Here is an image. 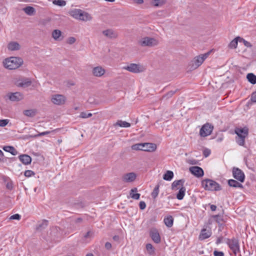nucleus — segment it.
<instances>
[{
    "mask_svg": "<svg viewBox=\"0 0 256 256\" xmlns=\"http://www.w3.org/2000/svg\"><path fill=\"white\" fill-rule=\"evenodd\" d=\"M202 184L206 190L218 191L221 190L220 186L218 182L212 180H204L202 181Z\"/></svg>",
    "mask_w": 256,
    "mask_h": 256,
    "instance_id": "obj_4",
    "label": "nucleus"
},
{
    "mask_svg": "<svg viewBox=\"0 0 256 256\" xmlns=\"http://www.w3.org/2000/svg\"><path fill=\"white\" fill-rule=\"evenodd\" d=\"M48 225V221L46 220H43L38 224L36 228L38 230H42L46 228Z\"/></svg>",
    "mask_w": 256,
    "mask_h": 256,
    "instance_id": "obj_26",
    "label": "nucleus"
},
{
    "mask_svg": "<svg viewBox=\"0 0 256 256\" xmlns=\"http://www.w3.org/2000/svg\"><path fill=\"white\" fill-rule=\"evenodd\" d=\"M114 127L120 126L122 128H129L130 126V124L126 121L118 120L116 123L114 124Z\"/></svg>",
    "mask_w": 256,
    "mask_h": 256,
    "instance_id": "obj_21",
    "label": "nucleus"
},
{
    "mask_svg": "<svg viewBox=\"0 0 256 256\" xmlns=\"http://www.w3.org/2000/svg\"><path fill=\"white\" fill-rule=\"evenodd\" d=\"M23 10L28 16H32L35 12V9L33 7L30 6L24 8Z\"/></svg>",
    "mask_w": 256,
    "mask_h": 256,
    "instance_id": "obj_32",
    "label": "nucleus"
},
{
    "mask_svg": "<svg viewBox=\"0 0 256 256\" xmlns=\"http://www.w3.org/2000/svg\"><path fill=\"white\" fill-rule=\"evenodd\" d=\"M164 222L167 227L171 228L173 225L174 218L171 216H168L164 218Z\"/></svg>",
    "mask_w": 256,
    "mask_h": 256,
    "instance_id": "obj_22",
    "label": "nucleus"
},
{
    "mask_svg": "<svg viewBox=\"0 0 256 256\" xmlns=\"http://www.w3.org/2000/svg\"><path fill=\"white\" fill-rule=\"evenodd\" d=\"M32 84L30 80L28 79L24 80H21L20 82L18 83V86L22 87V88H27L29 86Z\"/></svg>",
    "mask_w": 256,
    "mask_h": 256,
    "instance_id": "obj_27",
    "label": "nucleus"
},
{
    "mask_svg": "<svg viewBox=\"0 0 256 256\" xmlns=\"http://www.w3.org/2000/svg\"><path fill=\"white\" fill-rule=\"evenodd\" d=\"M6 188H7L8 189H10V190L12 189V184L8 183V184H6Z\"/></svg>",
    "mask_w": 256,
    "mask_h": 256,
    "instance_id": "obj_59",
    "label": "nucleus"
},
{
    "mask_svg": "<svg viewBox=\"0 0 256 256\" xmlns=\"http://www.w3.org/2000/svg\"><path fill=\"white\" fill-rule=\"evenodd\" d=\"M223 238L222 236L219 237L217 238L216 241V244H220L222 242Z\"/></svg>",
    "mask_w": 256,
    "mask_h": 256,
    "instance_id": "obj_56",
    "label": "nucleus"
},
{
    "mask_svg": "<svg viewBox=\"0 0 256 256\" xmlns=\"http://www.w3.org/2000/svg\"><path fill=\"white\" fill-rule=\"evenodd\" d=\"M62 32L58 30H55L52 32V36L56 40H60Z\"/></svg>",
    "mask_w": 256,
    "mask_h": 256,
    "instance_id": "obj_33",
    "label": "nucleus"
},
{
    "mask_svg": "<svg viewBox=\"0 0 256 256\" xmlns=\"http://www.w3.org/2000/svg\"><path fill=\"white\" fill-rule=\"evenodd\" d=\"M22 95L18 92L12 93L9 96L10 100L12 101H19L22 100Z\"/></svg>",
    "mask_w": 256,
    "mask_h": 256,
    "instance_id": "obj_20",
    "label": "nucleus"
},
{
    "mask_svg": "<svg viewBox=\"0 0 256 256\" xmlns=\"http://www.w3.org/2000/svg\"><path fill=\"white\" fill-rule=\"evenodd\" d=\"M24 174L26 177H30L34 175V172L31 170H26L24 172Z\"/></svg>",
    "mask_w": 256,
    "mask_h": 256,
    "instance_id": "obj_44",
    "label": "nucleus"
},
{
    "mask_svg": "<svg viewBox=\"0 0 256 256\" xmlns=\"http://www.w3.org/2000/svg\"><path fill=\"white\" fill-rule=\"evenodd\" d=\"M160 185L159 184H158L154 188L153 191L152 192L151 194V196L152 198L154 199H155L158 196L159 194V188H160Z\"/></svg>",
    "mask_w": 256,
    "mask_h": 256,
    "instance_id": "obj_35",
    "label": "nucleus"
},
{
    "mask_svg": "<svg viewBox=\"0 0 256 256\" xmlns=\"http://www.w3.org/2000/svg\"><path fill=\"white\" fill-rule=\"evenodd\" d=\"M251 100L254 102H256V91L252 94Z\"/></svg>",
    "mask_w": 256,
    "mask_h": 256,
    "instance_id": "obj_52",
    "label": "nucleus"
},
{
    "mask_svg": "<svg viewBox=\"0 0 256 256\" xmlns=\"http://www.w3.org/2000/svg\"><path fill=\"white\" fill-rule=\"evenodd\" d=\"M138 191V190L136 188H134L130 190V197L134 200H138L140 197V194L138 193H136Z\"/></svg>",
    "mask_w": 256,
    "mask_h": 256,
    "instance_id": "obj_31",
    "label": "nucleus"
},
{
    "mask_svg": "<svg viewBox=\"0 0 256 256\" xmlns=\"http://www.w3.org/2000/svg\"><path fill=\"white\" fill-rule=\"evenodd\" d=\"M132 148L136 150L154 152L156 148V145L152 143H138L132 146Z\"/></svg>",
    "mask_w": 256,
    "mask_h": 256,
    "instance_id": "obj_3",
    "label": "nucleus"
},
{
    "mask_svg": "<svg viewBox=\"0 0 256 256\" xmlns=\"http://www.w3.org/2000/svg\"><path fill=\"white\" fill-rule=\"evenodd\" d=\"M226 243L235 254L240 252V245L238 239L234 238L231 239L228 238Z\"/></svg>",
    "mask_w": 256,
    "mask_h": 256,
    "instance_id": "obj_7",
    "label": "nucleus"
},
{
    "mask_svg": "<svg viewBox=\"0 0 256 256\" xmlns=\"http://www.w3.org/2000/svg\"><path fill=\"white\" fill-rule=\"evenodd\" d=\"M240 39H241L242 40L244 41V45L246 46L247 47L251 46V44H250L249 42L245 40H244L242 38H240Z\"/></svg>",
    "mask_w": 256,
    "mask_h": 256,
    "instance_id": "obj_57",
    "label": "nucleus"
},
{
    "mask_svg": "<svg viewBox=\"0 0 256 256\" xmlns=\"http://www.w3.org/2000/svg\"><path fill=\"white\" fill-rule=\"evenodd\" d=\"M136 174L134 172H130L124 174L122 176V180L126 182H134L136 178Z\"/></svg>",
    "mask_w": 256,
    "mask_h": 256,
    "instance_id": "obj_16",
    "label": "nucleus"
},
{
    "mask_svg": "<svg viewBox=\"0 0 256 256\" xmlns=\"http://www.w3.org/2000/svg\"><path fill=\"white\" fill-rule=\"evenodd\" d=\"M92 116L91 113H86V112H82L80 114V117L82 118H88Z\"/></svg>",
    "mask_w": 256,
    "mask_h": 256,
    "instance_id": "obj_43",
    "label": "nucleus"
},
{
    "mask_svg": "<svg viewBox=\"0 0 256 256\" xmlns=\"http://www.w3.org/2000/svg\"><path fill=\"white\" fill-rule=\"evenodd\" d=\"M174 93L175 91H170L164 96V97H166V98H170L174 94Z\"/></svg>",
    "mask_w": 256,
    "mask_h": 256,
    "instance_id": "obj_49",
    "label": "nucleus"
},
{
    "mask_svg": "<svg viewBox=\"0 0 256 256\" xmlns=\"http://www.w3.org/2000/svg\"><path fill=\"white\" fill-rule=\"evenodd\" d=\"M92 18L91 16L88 13L80 10L78 19V20L86 22L90 20Z\"/></svg>",
    "mask_w": 256,
    "mask_h": 256,
    "instance_id": "obj_17",
    "label": "nucleus"
},
{
    "mask_svg": "<svg viewBox=\"0 0 256 256\" xmlns=\"http://www.w3.org/2000/svg\"><path fill=\"white\" fill-rule=\"evenodd\" d=\"M210 52H208L206 53L196 56L194 60L192 62V67L193 68L196 69L200 66L204 62V61L208 57L210 54Z\"/></svg>",
    "mask_w": 256,
    "mask_h": 256,
    "instance_id": "obj_6",
    "label": "nucleus"
},
{
    "mask_svg": "<svg viewBox=\"0 0 256 256\" xmlns=\"http://www.w3.org/2000/svg\"><path fill=\"white\" fill-rule=\"evenodd\" d=\"M234 132L236 134V141L240 146H244L245 145V139L248 136V129L246 127L236 128L234 130Z\"/></svg>",
    "mask_w": 256,
    "mask_h": 256,
    "instance_id": "obj_1",
    "label": "nucleus"
},
{
    "mask_svg": "<svg viewBox=\"0 0 256 256\" xmlns=\"http://www.w3.org/2000/svg\"><path fill=\"white\" fill-rule=\"evenodd\" d=\"M80 10V9L75 8L71 10L69 14L70 15V16H72V18L78 20Z\"/></svg>",
    "mask_w": 256,
    "mask_h": 256,
    "instance_id": "obj_34",
    "label": "nucleus"
},
{
    "mask_svg": "<svg viewBox=\"0 0 256 256\" xmlns=\"http://www.w3.org/2000/svg\"><path fill=\"white\" fill-rule=\"evenodd\" d=\"M174 177V173L171 170H167L166 172L164 174V180L168 181L171 180Z\"/></svg>",
    "mask_w": 256,
    "mask_h": 256,
    "instance_id": "obj_28",
    "label": "nucleus"
},
{
    "mask_svg": "<svg viewBox=\"0 0 256 256\" xmlns=\"http://www.w3.org/2000/svg\"><path fill=\"white\" fill-rule=\"evenodd\" d=\"M24 114L29 117H32L36 114V111L34 110H25L24 111Z\"/></svg>",
    "mask_w": 256,
    "mask_h": 256,
    "instance_id": "obj_38",
    "label": "nucleus"
},
{
    "mask_svg": "<svg viewBox=\"0 0 256 256\" xmlns=\"http://www.w3.org/2000/svg\"><path fill=\"white\" fill-rule=\"evenodd\" d=\"M113 240L115 241H118L119 240V236H113Z\"/></svg>",
    "mask_w": 256,
    "mask_h": 256,
    "instance_id": "obj_61",
    "label": "nucleus"
},
{
    "mask_svg": "<svg viewBox=\"0 0 256 256\" xmlns=\"http://www.w3.org/2000/svg\"><path fill=\"white\" fill-rule=\"evenodd\" d=\"M212 235V232L210 230H207L206 228H203L201 230L200 234L199 236V239L200 240H204L210 238Z\"/></svg>",
    "mask_w": 256,
    "mask_h": 256,
    "instance_id": "obj_18",
    "label": "nucleus"
},
{
    "mask_svg": "<svg viewBox=\"0 0 256 256\" xmlns=\"http://www.w3.org/2000/svg\"><path fill=\"white\" fill-rule=\"evenodd\" d=\"M50 131H46V132H40L37 134L32 136L31 137L37 138L40 136H45V135L48 134H50Z\"/></svg>",
    "mask_w": 256,
    "mask_h": 256,
    "instance_id": "obj_42",
    "label": "nucleus"
},
{
    "mask_svg": "<svg viewBox=\"0 0 256 256\" xmlns=\"http://www.w3.org/2000/svg\"><path fill=\"white\" fill-rule=\"evenodd\" d=\"M139 206L140 209L141 210H144L146 207V204L145 202L143 201H141L139 203Z\"/></svg>",
    "mask_w": 256,
    "mask_h": 256,
    "instance_id": "obj_51",
    "label": "nucleus"
},
{
    "mask_svg": "<svg viewBox=\"0 0 256 256\" xmlns=\"http://www.w3.org/2000/svg\"><path fill=\"white\" fill-rule=\"evenodd\" d=\"M158 41L152 38L144 37L139 41V44L142 46H154L158 45Z\"/></svg>",
    "mask_w": 256,
    "mask_h": 256,
    "instance_id": "obj_5",
    "label": "nucleus"
},
{
    "mask_svg": "<svg viewBox=\"0 0 256 256\" xmlns=\"http://www.w3.org/2000/svg\"><path fill=\"white\" fill-rule=\"evenodd\" d=\"M3 63L6 68L14 70L19 68L22 64L23 60L18 57H10L5 59Z\"/></svg>",
    "mask_w": 256,
    "mask_h": 256,
    "instance_id": "obj_2",
    "label": "nucleus"
},
{
    "mask_svg": "<svg viewBox=\"0 0 256 256\" xmlns=\"http://www.w3.org/2000/svg\"><path fill=\"white\" fill-rule=\"evenodd\" d=\"M2 148L4 151L10 152L14 156H16L18 154L17 150L12 146H4Z\"/></svg>",
    "mask_w": 256,
    "mask_h": 256,
    "instance_id": "obj_25",
    "label": "nucleus"
},
{
    "mask_svg": "<svg viewBox=\"0 0 256 256\" xmlns=\"http://www.w3.org/2000/svg\"><path fill=\"white\" fill-rule=\"evenodd\" d=\"M210 154V152L208 149H206L203 152L204 156L206 158L208 157Z\"/></svg>",
    "mask_w": 256,
    "mask_h": 256,
    "instance_id": "obj_54",
    "label": "nucleus"
},
{
    "mask_svg": "<svg viewBox=\"0 0 256 256\" xmlns=\"http://www.w3.org/2000/svg\"><path fill=\"white\" fill-rule=\"evenodd\" d=\"M212 218L218 223H220V221L222 220V219L220 218V216L219 214L214 215L212 216Z\"/></svg>",
    "mask_w": 256,
    "mask_h": 256,
    "instance_id": "obj_48",
    "label": "nucleus"
},
{
    "mask_svg": "<svg viewBox=\"0 0 256 256\" xmlns=\"http://www.w3.org/2000/svg\"><path fill=\"white\" fill-rule=\"evenodd\" d=\"M210 208L212 211H215L216 209V206L214 204L210 205Z\"/></svg>",
    "mask_w": 256,
    "mask_h": 256,
    "instance_id": "obj_58",
    "label": "nucleus"
},
{
    "mask_svg": "<svg viewBox=\"0 0 256 256\" xmlns=\"http://www.w3.org/2000/svg\"><path fill=\"white\" fill-rule=\"evenodd\" d=\"M52 4L54 5L64 6L66 5V2L64 0H54L52 1Z\"/></svg>",
    "mask_w": 256,
    "mask_h": 256,
    "instance_id": "obj_40",
    "label": "nucleus"
},
{
    "mask_svg": "<svg viewBox=\"0 0 256 256\" xmlns=\"http://www.w3.org/2000/svg\"><path fill=\"white\" fill-rule=\"evenodd\" d=\"M189 163L192 164H196V160H190Z\"/></svg>",
    "mask_w": 256,
    "mask_h": 256,
    "instance_id": "obj_60",
    "label": "nucleus"
},
{
    "mask_svg": "<svg viewBox=\"0 0 256 256\" xmlns=\"http://www.w3.org/2000/svg\"><path fill=\"white\" fill-rule=\"evenodd\" d=\"M86 256H94V255L92 254H88L86 255Z\"/></svg>",
    "mask_w": 256,
    "mask_h": 256,
    "instance_id": "obj_64",
    "label": "nucleus"
},
{
    "mask_svg": "<svg viewBox=\"0 0 256 256\" xmlns=\"http://www.w3.org/2000/svg\"><path fill=\"white\" fill-rule=\"evenodd\" d=\"M189 170L192 174L197 178H200L204 174L203 170L198 166L190 167Z\"/></svg>",
    "mask_w": 256,
    "mask_h": 256,
    "instance_id": "obj_12",
    "label": "nucleus"
},
{
    "mask_svg": "<svg viewBox=\"0 0 256 256\" xmlns=\"http://www.w3.org/2000/svg\"><path fill=\"white\" fill-rule=\"evenodd\" d=\"M240 38V37H237L234 38L228 44V47L230 48H236L238 46V39Z\"/></svg>",
    "mask_w": 256,
    "mask_h": 256,
    "instance_id": "obj_37",
    "label": "nucleus"
},
{
    "mask_svg": "<svg viewBox=\"0 0 256 256\" xmlns=\"http://www.w3.org/2000/svg\"><path fill=\"white\" fill-rule=\"evenodd\" d=\"M82 218H77V219L76 220V222H82Z\"/></svg>",
    "mask_w": 256,
    "mask_h": 256,
    "instance_id": "obj_62",
    "label": "nucleus"
},
{
    "mask_svg": "<svg viewBox=\"0 0 256 256\" xmlns=\"http://www.w3.org/2000/svg\"><path fill=\"white\" fill-rule=\"evenodd\" d=\"M146 249L148 252V253L152 255L154 254V248L150 244H148L146 245Z\"/></svg>",
    "mask_w": 256,
    "mask_h": 256,
    "instance_id": "obj_39",
    "label": "nucleus"
},
{
    "mask_svg": "<svg viewBox=\"0 0 256 256\" xmlns=\"http://www.w3.org/2000/svg\"><path fill=\"white\" fill-rule=\"evenodd\" d=\"M186 190V188L184 186H182L180 189L178 193L176 194V198L179 200H182L185 195Z\"/></svg>",
    "mask_w": 256,
    "mask_h": 256,
    "instance_id": "obj_29",
    "label": "nucleus"
},
{
    "mask_svg": "<svg viewBox=\"0 0 256 256\" xmlns=\"http://www.w3.org/2000/svg\"><path fill=\"white\" fill-rule=\"evenodd\" d=\"M102 33L106 38L110 39L116 38L118 36L117 32L111 28L104 30Z\"/></svg>",
    "mask_w": 256,
    "mask_h": 256,
    "instance_id": "obj_14",
    "label": "nucleus"
},
{
    "mask_svg": "<svg viewBox=\"0 0 256 256\" xmlns=\"http://www.w3.org/2000/svg\"><path fill=\"white\" fill-rule=\"evenodd\" d=\"M214 256H224V253L222 252L214 250Z\"/></svg>",
    "mask_w": 256,
    "mask_h": 256,
    "instance_id": "obj_50",
    "label": "nucleus"
},
{
    "mask_svg": "<svg viewBox=\"0 0 256 256\" xmlns=\"http://www.w3.org/2000/svg\"><path fill=\"white\" fill-rule=\"evenodd\" d=\"M213 128V126L209 123L204 124L200 130V136L206 137L210 135L212 132Z\"/></svg>",
    "mask_w": 256,
    "mask_h": 256,
    "instance_id": "obj_9",
    "label": "nucleus"
},
{
    "mask_svg": "<svg viewBox=\"0 0 256 256\" xmlns=\"http://www.w3.org/2000/svg\"><path fill=\"white\" fill-rule=\"evenodd\" d=\"M9 122L8 119L0 120V126L4 127L6 126Z\"/></svg>",
    "mask_w": 256,
    "mask_h": 256,
    "instance_id": "obj_45",
    "label": "nucleus"
},
{
    "mask_svg": "<svg viewBox=\"0 0 256 256\" xmlns=\"http://www.w3.org/2000/svg\"><path fill=\"white\" fill-rule=\"evenodd\" d=\"M18 158L25 165L30 164L32 162L31 157L28 154H22Z\"/></svg>",
    "mask_w": 256,
    "mask_h": 256,
    "instance_id": "obj_19",
    "label": "nucleus"
},
{
    "mask_svg": "<svg viewBox=\"0 0 256 256\" xmlns=\"http://www.w3.org/2000/svg\"><path fill=\"white\" fill-rule=\"evenodd\" d=\"M106 72L105 70L100 66L94 67L92 70V74L96 77H101Z\"/></svg>",
    "mask_w": 256,
    "mask_h": 256,
    "instance_id": "obj_15",
    "label": "nucleus"
},
{
    "mask_svg": "<svg viewBox=\"0 0 256 256\" xmlns=\"http://www.w3.org/2000/svg\"><path fill=\"white\" fill-rule=\"evenodd\" d=\"M164 2L162 0H154L152 4L155 6H160L163 4Z\"/></svg>",
    "mask_w": 256,
    "mask_h": 256,
    "instance_id": "obj_41",
    "label": "nucleus"
},
{
    "mask_svg": "<svg viewBox=\"0 0 256 256\" xmlns=\"http://www.w3.org/2000/svg\"><path fill=\"white\" fill-rule=\"evenodd\" d=\"M150 235L152 240L156 244L160 242V236L158 230L156 228H152L150 230Z\"/></svg>",
    "mask_w": 256,
    "mask_h": 256,
    "instance_id": "obj_13",
    "label": "nucleus"
},
{
    "mask_svg": "<svg viewBox=\"0 0 256 256\" xmlns=\"http://www.w3.org/2000/svg\"><path fill=\"white\" fill-rule=\"evenodd\" d=\"M184 180L182 179L174 180L172 184V190L175 189L179 185H183Z\"/></svg>",
    "mask_w": 256,
    "mask_h": 256,
    "instance_id": "obj_36",
    "label": "nucleus"
},
{
    "mask_svg": "<svg viewBox=\"0 0 256 256\" xmlns=\"http://www.w3.org/2000/svg\"><path fill=\"white\" fill-rule=\"evenodd\" d=\"M105 248L108 250L112 248L111 244L109 242H106L105 244Z\"/></svg>",
    "mask_w": 256,
    "mask_h": 256,
    "instance_id": "obj_55",
    "label": "nucleus"
},
{
    "mask_svg": "<svg viewBox=\"0 0 256 256\" xmlns=\"http://www.w3.org/2000/svg\"><path fill=\"white\" fill-rule=\"evenodd\" d=\"M232 176L235 179L240 182H243L244 181L245 175L240 169L234 167L232 168Z\"/></svg>",
    "mask_w": 256,
    "mask_h": 256,
    "instance_id": "obj_10",
    "label": "nucleus"
},
{
    "mask_svg": "<svg viewBox=\"0 0 256 256\" xmlns=\"http://www.w3.org/2000/svg\"><path fill=\"white\" fill-rule=\"evenodd\" d=\"M20 216L18 214H14L12 216L10 217V220H20Z\"/></svg>",
    "mask_w": 256,
    "mask_h": 256,
    "instance_id": "obj_47",
    "label": "nucleus"
},
{
    "mask_svg": "<svg viewBox=\"0 0 256 256\" xmlns=\"http://www.w3.org/2000/svg\"><path fill=\"white\" fill-rule=\"evenodd\" d=\"M66 98L62 94H55L52 98V102L56 105H62L64 104Z\"/></svg>",
    "mask_w": 256,
    "mask_h": 256,
    "instance_id": "obj_11",
    "label": "nucleus"
},
{
    "mask_svg": "<svg viewBox=\"0 0 256 256\" xmlns=\"http://www.w3.org/2000/svg\"><path fill=\"white\" fill-rule=\"evenodd\" d=\"M228 184L231 187L240 188H243V186L242 184L232 179L229 180H228Z\"/></svg>",
    "mask_w": 256,
    "mask_h": 256,
    "instance_id": "obj_24",
    "label": "nucleus"
},
{
    "mask_svg": "<svg viewBox=\"0 0 256 256\" xmlns=\"http://www.w3.org/2000/svg\"><path fill=\"white\" fill-rule=\"evenodd\" d=\"M93 236V232L91 231H88L84 236L85 238H92Z\"/></svg>",
    "mask_w": 256,
    "mask_h": 256,
    "instance_id": "obj_46",
    "label": "nucleus"
},
{
    "mask_svg": "<svg viewBox=\"0 0 256 256\" xmlns=\"http://www.w3.org/2000/svg\"><path fill=\"white\" fill-rule=\"evenodd\" d=\"M123 68L132 73H140L142 72L144 70L140 64L133 63L124 67Z\"/></svg>",
    "mask_w": 256,
    "mask_h": 256,
    "instance_id": "obj_8",
    "label": "nucleus"
},
{
    "mask_svg": "<svg viewBox=\"0 0 256 256\" xmlns=\"http://www.w3.org/2000/svg\"><path fill=\"white\" fill-rule=\"evenodd\" d=\"M248 81L252 84H256V76L252 73H249L246 76Z\"/></svg>",
    "mask_w": 256,
    "mask_h": 256,
    "instance_id": "obj_30",
    "label": "nucleus"
},
{
    "mask_svg": "<svg viewBox=\"0 0 256 256\" xmlns=\"http://www.w3.org/2000/svg\"><path fill=\"white\" fill-rule=\"evenodd\" d=\"M143 2V0H138V3L142 4Z\"/></svg>",
    "mask_w": 256,
    "mask_h": 256,
    "instance_id": "obj_63",
    "label": "nucleus"
},
{
    "mask_svg": "<svg viewBox=\"0 0 256 256\" xmlns=\"http://www.w3.org/2000/svg\"><path fill=\"white\" fill-rule=\"evenodd\" d=\"M76 40L74 37H70L68 40V42L69 44H72L76 42Z\"/></svg>",
    "mask_w": 256,
    "mask_h": 256,
    "instance_id": "obj_53",
    "label": "nucleus"
},
{
    "mask_svg": "<svg viewBox=\"0 0 256 256\" xmlns=\"http://www.w3.org/2000/svg\"><path fill=\"white\" fill-rule=\"evenodd\" d=\"M8 48L10 50H16L20 48V46L17 42H12L8 44Z\"/></svg>",
    "mask_w": 256,
    "mask_h": 256,
    "instance_id": "obj_23",
    "label": "nucleus"
}]
</instances>
